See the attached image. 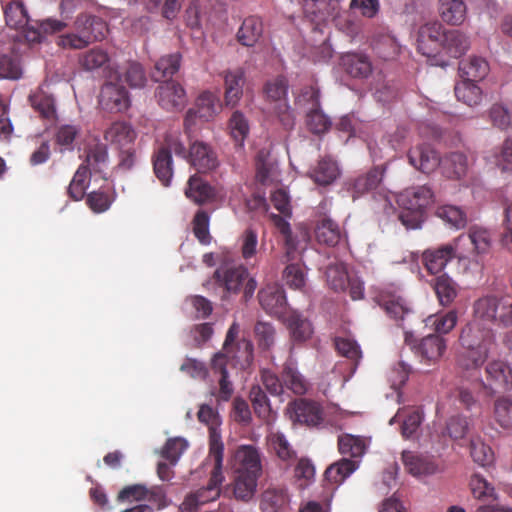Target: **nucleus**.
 I'll return each mask as SVG.
<instances>
[{
    "instance_id": "nucleus-1",
    "label": "nucleus",
    "mask_w": 512,
    "mask_h": 512,
    "mask_svg": "<svg viewBox=\"0 0 512 512\" xmlns=\"http://www.w3.org/2000/svg\"><path fill=\"white\" fill-rule=\"evenodd\" d=\"M3 12L6 25L21 31L30 44L40 43L44 35L60 32L66 27L65 22L51 18L42 21L38 27L34 26L22 0L10 1L3 7Z\"/></svg>"
},
{
    "instance_id": "nucleus-2",
    "label": "nucleus",
    "mask_w": 512,
    "mask_h": 512,
    "mask_svg": "<svg viewBox=\"0 0 512 512\" xmlns=\"http://www.w3.org/2000/svg\"><path fill=\"white\" fill-rule=\"evenodd\" d=\"M208 285H211L223 300L239 294L243 289V298L248 301L257 288L256 280L249 277V272L243 265L219 266L208 281Z\"/></svg>"
},
{
    "instance_id": "nucleus-3",
    "label": "nucleus",
    "mask_w": 512,
    "mask_h": 512,
    "mask_svg": "<svg viewBox=\"0 0 512 512\" xmlns=\"http://www.w3.org/2000/svg\"><path fill=\"white\" fill-rule=\"evenodd\" d=\"M434 202V193L427 185L405 189L397 197L402 209L398 218L407 229H418L425 220L426 209Z\"/></svg>"
},
{
    "instance_id": "nucleus-4",
    "label": "nucleus",
    "mask_w": 512,
    "mask_h": 512,
    "mask_svg": "<svg viewBox=\"0 0 512 512\" xmlns=\"http://www.w3.org/2000/svg\"><path fill=\"white\" fill-rule=\"evenodd\" d=\"M75 33H68L58 38L57 44L62 48L83 49L89 44L102 40L108 31L106 22L98 16L80 14L74 22Z\"/></svg>"
},
{
    "instance_id": "nucleus-5",
    "label": "nucleus",
    "mask_w": 512,
    "mask_h": 512,
    "mask_svg": "<svg viewBox=\"0 0 512 512\" xmlns=\"http://www.w3.org/2000/svg\"><path fill=\"white\" fill-rule=\"evenodd\" d=\"M98 103L102 110L110 113H118L127 110L131 101L129 93L122 84V74L119 69L109 68L105 83L102 85L98 97Z\"/></svg>"
},
{
    "instance_id": "nucleus-6",
    "label": "nucleus",
    "mask_w": 512,
    "mask_h": 512,
    "mask_svg": "<svg viewBox=\"0 0 512 512\" xmlns=\"http://www.w3.org/2000/svg\"><path fill=\"white\" fill-rule=\"evenodd\" d=\"M474 313L485 321L512 325V295L482 297L474 303Z\"/></svg>"
},
{
    "instance_id": "nucleus-7",
    "label": "nucleus",
    "mask_w": 512,
    "mask_h": 512,
    "mask_svg": "<svg viewBox=\"0 0 512 512\" xmlns=\"http://www.w3.org/2000/svg\"><path fill=\"white\" fill-rule=\"evenodd\" d=\"M223 458L221 445L217 440H214L211 445V452L207 456V460L213 463V469L210 473L208 484L195 492L198 502H200L201 505L215 501L221 494V485L225 480L223 474Z\"/></svg>"
},
{
    "instance_id": "nucleus-8",
    "label": "nucleus",
    "mask_w": 512,
    "mask_h": 512,
    "mask_svg": "<svg viewBox=\"0 0 512 512\" xmlns=\"http://www.w3.org/2000/svg\"><path fill=\"white\" fill-rule=\"evenodd\" d=\"M454 258L459 261L466 258L464 251L459 250L455 239L438 247L427 248L421 254V262L424 268L432 275L441 273Z\"/></svg>"
},
{
    "instance_id": "nucleus-9",
    "label": "nucleus",
    "mask_w": 512,
    "mask_h": 512,
    "mask_svg": "<svg viewBox=\"0 0 512 512\" xmlns=\"http://www.w3.org/2000/svg\"><path fill=\"white\" fill-rule=\"evenodd\" d=\"M446 31L438 21L421 25L416 39L418 52L428 58L435 57L442 47V39Z\"/></svg>"
},
{
    "instance_id": "nucleus-10",
    "label": "nucleus",
    "mask_w": 512,
    "mask_h": 512,
    "mask_svg": "<svg viewBox=\"0 0 512 512\" xmlns=\"http://www.w3.org/2000/svg\"><path fill=\"white\" fill-rule=\"evenodd\" d=\"M231 467L234 473L260 477L262 474L261 455L253 445H240L232 456Z\"/></svg>"
},
{
    "instance_id": "nucleus-11",
    "label": "nucleus",
    "mask_w": 512,
    "mask_h": 512,
    "mask_svg": "<svg viewBox=\"0 0 512 512\" xmlns=\"http://www.w3.org/2000/svg\"><path fill=\"white\" fill-rule=\"evenodd\" d=\"M158 104L167 111H180L186 103L187 97L184 88L175 81H164L155 93Z\"/></svg>"
},
{
    "instance_id": "nucleus-12",
    "label": "nucleus",
    "mask_w": 512,
    "mask_h": 512,
    "mask_svg": "<svg viewBox=\"0 0 512 512\" xmlns=\"http://www.w3.org/2000/svg\"><path fill=\"white\" fill-rule=\"evenodd\" d=\"M460 343L463 348L480 352H488L494 342V334L491 329L481 328L478 324H470L462 329Z\"/></svg>"
},
{
    "instance_id": "nucleus-13",
    "label": "nucleus",
    "mask_w": 512,
    "mask_h": 512,
    "mask_svg": "<svg viewBox=\"0 0 512 512\" xmlns=\"http://www.w3.org/2000/svg\"><path fill=\"white\" fill-rule=\"evenodd\" d=\"M258 300L262 309L273 316L283 317L287 310L284 289L278 284H268L258 292Z\"/></svg>"
},
{
    "instance_id": "nucleus-14",
    "label": "nucleus",
    "mask_w": 512,
    "mask_h": 512,
    "mask_svg": "<svg viewBox=\"0 0 512 512\" xmlns=\"http://www.w3.org/2000/svg\"><path fill=\"white\" fill-rule=\"evenodd\" d=\"M288 412L293 421L307 426H317L323 421L321 407L316 402L307 399L301 398L291 402Z\"/></svg>"
},
{
    "instance_id": "nucleus-15",
    "label": "nucleus",
    "mask_w": 512,
    "mask_h": 512,
    "mask_svg": "<svg viewBox=\"0 0 512 512\" xmlns=\"http://www.w3.org/2000/svg\"><path fill=\"white\" fill-rule=\"evenodd\" d=\"M235 354H214L211 362L212 370L220 375L219 379V398L228 401L233 392V384L229 380V369L234 367Z\"/></svg>"
},
{
    "instance_id": "nucleus-16",
    "label": "nucleus",
    "mask_w": 512,
    "mask_h": 512,
    "mask_svg": "<svg viewBox=\"0 0 512 512\" xmlns=\"http://www.w3.org/2000/svg\"><path fill=\"white\" fill-rule=\"evenodd\" d=\"M199 173H206L218 166V160L212 148L202 142L194 141L190 144L188 155L185 158Z\"/></svg>"
},
{
    "instance_id": "nucleus-17",
    "label": "nucleus",
    "mask_w": 512,
    "mask_h": 512,
    "mask_svg": "<svg viewBox=\"0 0 512 512\" xmlns=\"http://www.w3.org/2000/svg\"><path fill=\"white\" fill-rule=\"evenodd\" d=\"M409 163L417 170L429 174L441 166L438 153L427 144L413 147L408 152Z\"/></svg>"
},
{
    "instance_id": "nucleus-18",
    "label": "nucleus",
    "mask_w": 512,
    "mask_h": 512,
    "mask_svg": "<svg viewBox=\"0 0 512 512\" xmlns=\"http://www.w3.org/2000/svg\"><path fill=\"white\" fill-rule=\"evenodd\" d=\"M402 460L405 469L413 476H430L440 471L439 465L433 457L417 454L412 451H404Z\"/></svg>"
},
{
    "instance_id": "nucleus-19",
    "label": "nucleus",
    "mask_w": 512,
    "mask_h": 512,
    "mask_svg": "<svg viewBox=\"0 0 512 512\" xmlns=\"http://www.w3.org/2000/svg\"><path fill=\"white\" fill-rule=\"evenodd\" d=\"M315 237L319 244L335 247L345 239V231L329 216H322L315 225Z\"/></svg>"
},
{
    "instance_id": "nucleus-20",
    "label": "nucleus",
    "mask_w": 512,
    "mask_h": 512,
    "mask_svg": "<svg viewBox=\"0 0 512 512\" xmlns=\"http://www.w3.org/2000/svg\"><path fill=\"white\" fill-rule=\"evenodd\" d=\"M384 173L385 168L383 166H376L367 173L351 180L348 189L352 194V198L355 200L366 193L376 190L383 180Z\"/></svg>"
},
{
    "instance_id": "nucleus-21",
    "label": "nucleus",
    "mask_w": 512,
    "mask_h": 512,
    "mask_svg": "<svg viewBox=\"0 0 512 512\" xmlns=\"http://www.w3.org/2000/svg\"><path fill=\"white\" fill-rule=\"evenodd\" d=\"M456 244L461 250L466 245H472V252L476 254L487 253L491 246V235L485 228L471 226L467 234H461L455 238Z\"/></svg>"
},
{
    "instance_id": "nucleus-22",
    "label": "nucleus",
    "mask_w": 512,
    "mask_h": 512,
    "mask_svg": "<svg viewBox=\"0 0 512 512\" xmlns=\"http://www.w3.org/2000/svg\"><path fill=\"white\" fill-rule=\"evenodd\" d=\"M151 162L157 179L163 186L168 187L174 174L172 154L157 145L153 150Z\"/></svg>"
},
{
    "instance_id": "nucleus-23",
    "label": "nucleus",
    "mask_w": 512,
    "mask_h": 512,
    "mask_svg": "<svg viewBox=\"0 0 512 512\" xmlns=\"http://www.w3.org/2000/svg\"><path fill=\"white\" fill-rule=\"evenodd\" d=\"M264 31L263 21L260 17L251 15L246 17L237 33V41L245 47H254L261 39Z\"/></svg>"
},
{
    "instance_id": "nucleus-24",
    "label": "nucleus",
    "mask_w": 512,
    "mask_h": 512,
    "mask_svg": "<svg viewBox=\"0 0 512 512\" xmlns=\"http://www.w3.org/2000/svg\"><path fill=\"white\" fill-rule=\"evenodd\" d=\"M438 12L448 25H462L467 17V5L464 0H438Z\"/></svg>"
},
{
    "instance_id": "nucleus-25",
    "label": "nucleus",
    "mask_w": 512,
    "mask_h": 512,
    "mask_svg": "<svg viewBox=\"0 0 512 512\" xmlns=\"http://www.w3.org/2000/svg\"><path fill=\"white\" fill-rule=\"evenodd\" d=\"M487 379L496 389L508 391L512 389V368L502 360L490 361L486 366Z\"/></svg>"
},
{
    "instance_id": "nucleus-26",
    "label": "nucleus",
    "mask_w": 512,
    "mask_h": 512,
    "mask_svg": "<svg viewBox=\"0 0 512 512\" xmlns=\"http://www.w3.org/2000/svg\"><path fill=\"white\" fill-rule=\"evenodd\" d=\"M185 195L198 205L205 204L215 198L214 188L198 174L190 176Z\"/></svg>"
},
{
    "instance_id": "nucleus-27",
    "label": "nucleus",
    "mask_w": 512,
    "mask_h": 512,
    "mask_svg": "<svg viewBox=\"0 0 512 512\" xmlns=\"http://www.w3.org/2000/svg\"><path fill=\"white\" fill-rule=\"evenodd\" d=\"M470 48L469 37L462 31L447 30L442 39L441 49L450 57L459 58Z\"/></svg>"
},
{
    "instance_id": "nucleus-28",
    "label": "nucleus",
    "mask_w": 512,
    "mask_h": 512,
    "mask_svg": "<svg viewBox=\"0 0 512 512\" xmlns=\"http://www.w3.org/2000/svg\"><path fill=\"white\" fill-rule=\"evenodd\" d=\"M345 72L353 78H367L372 73L370 59L360 53H347L341 57Z\"/></svg>"
},
{
    "instance_id": "nucleus-29",
    "label": "nucleus",
    "mask_w": 512,
    "mask_h": 512,
    "mask_svg": "<svg viewBox=\"0 0 512 512\" xmlns=\"http://www.w3.org/2000/svg\"><path fill=\"white\" fill-rule=\"evenodd\" d=\"M136 132L126 122H114L104 132V139L117 149L135 143Z\"/></svg>"
},
{
    "instance_id": "nucleus-30",
    "label": "nucleus",
    "mask_w": 512,
    "mask_h": 512,
    "mask_svg": "<svg viewBox=\"0 0 512 512\" xmlns=\"http://www.w3.org/2000/svg\"><path fill=\"white\" fill-rule=\"evenodd\" d=\"M244 71L240 68L227 71L224 75L225 103L227 106L237 105L243 95Z\"/></svg>"
},
{
    "instance_id": "nucleus-31",
    "label": "nucleus",
    "mask_w": 512,
    "mask_h": 512,
    "mask_svg": "<svg viewBox=\"0 0 512 512\" xmlns=\"http://www.w3.org/2000/svg\"><path fill=\"white\" fill-rule=\"evenodd\" d=\"M282 381L286 388L296 395H304L309 388L308 381L299 373L292 357H289L284 363Z\"/></svg>"
},
{
    "instance_id": "nucleus-32",
    "label": "nucleus",
    "mask_w": 512,
    "mask_h": 512,
    "mask_svg": "<svg viewBox=\"0 0 512 512\" xmlns=\"http://www.w3.org/2000/svg\"><path fill=\"white\" fill-rule=\"evenodd\" d=\"M443 175L450 179H461L466 176L469 168L467 156L460 152H452L441 159Z\"/></svg>"
},
{
    "instance_id": "nucleus-33",
    "label": "nucleus",
    "mask_w": 512,
    "mask_h": 512,
    "mask_svg": "<svg viewBox=\"0 0 512 512\" xmlns=\"http://www.w3.org/2000/svg\"><path fill=\"white\" fill-rule=\"evenodd\" d=\"M339 176L337 163L329 157L318 161L317 165L309 172V177L318 185L327 186L333 183Z\"/></svg>"
},
{
    "instance_id": "nucleus-34",
    "label": "nucleus",
    "mask_w": 512,
    "mask_h": 512,
    "mask_svg": "<svg viewBox=\"0 0 512 512\" xmlns=\"http://www.w3.org/2000/svg\"><path fill=\"white\" fill-rule=\"evenodd\" d=\"M197 418L199 422L204 423L209 428V451L211 452V445L214 440H217L221 445L222 457H224V443L222 441L221 433L219 430V419L218 414L207 404H203L200 406V409L197 413Z\"/></svg>"
},
{
    "instance_id": "nucleus-35",
    "label": "nucleus",
    "mask_w": 512,
    "mask_h": 512,
    "mask_svg": "<svg viewBox=\"0 0 512 512\" xmlns=\"http://www.w3.org/2000/svg\"><path fill=\"white\" fill-rule=\"evenodd\" d=\"M289 504L287 491L283 488H268L261 496L262 512H282Z\"/></svg>"
},
{
    "instance_id": "nucleus-36",
    "label": "nucleus",
    "mask_w": 512,
    "mask_h": 512,
    "mask_svg": "<svg viewBox=\"0 0 512 512\" xmlns=\"http://www.w3.org/2000/svg\"><path fill=\"white\" fill-rule=\"evenodd\" d=\"M287 326L291 333V338L295 343H303L309 340L313 334V328L306 318L298 312L291 311L286 318Z\"/></svg>"
},
{
    "instance_id": "nucleus-37",
    "label": "nucleus",
    "mask_w": 512,
    "mask_h": 512,
    "mask_svg": "<svg viewBox=\"0 0 512 512\" xmlns=\"http://www.w3.org/2000/svg\"><path fill=\"white\" fill-rule=\"evenodd\" d=\"M454 92L457 100L469 107L478 106L482 102V90L473 80L464 78L455 85Z\"/></svg>"
},
{
    "instance_id": "nucleus-38",
    "label": "nucleus",
    "mask_w": 512,
    "mask_h": 512,
    "mask_svg": "<svg viewBox=\"0 0 512 512\" xmlns=\"http://www.w3.org/2000/svg\"><path fill=\"white\" fill-rule=\"evenodd\" d=\"M29 102L40 117L51 121L56 119L55 100L52 95L38 89L29 96Z\"/></svg>"
},
{
    "instance_id": "nucleus-39",
    "label": "nucleus",
    "mask_w": 512,
    "mask_h": 512,
    "mask_svg": "<svg viewBox=\"0 0 512 512\" xmlns=\"http://www.w3.org/2000/svg\"><path fill=\"white\" fill-rule=\"evenodd\" d=\"M269 447L274 451L277 457L290 464L297 458L296 451L293 449L285 435L279 431L270 432L267 436Z\"/></svg>"
},
{
    "instance_id": "nucleus-40",
    "label": "nucleus",
    "mask_w": 512,
    "mask_h": 512,
    "mask_svg": "<svg viewBox=\"0 0 512 512\" xmlns=\"http://www.w3.org/2000/svg\"><path fill=\"white\" fill-rule=\"evenodd\" d=\"M259 477L248 474L234 473L232 493L237 500L249 501L256 492Z\"/></svg>"
},
{
    "instance_id": "nucleus-41",
    "label": "nucleus",
    "mask_w": 512,
    "mask_h": 512,
    "mask_svg": "<svg viewBox=\"0 0 512 512\" xmlns=\"http://www.w3.org/2000/svg\"><path fill=\"white\" fill-rule=\"evenodd\" d=\"M433 289L442 306L450 305L458 294V285L447 274H442L434 279Z\"/></svg>"
},
{
    "instance_id": "nucleus-42",
    "label": "nucleus",
    "mask_w": 512,
    "mask_h": 512,
    "mask_svg": "<svg viewBox=\"0 0 512 512\" xmlns=\"http://www.w3.org/2000/svg\"><path fill=\"white\" fill-rule=\"evenodd\" d=\"M489 64L482 58L472 56L468 60H463L459 65V72L461 77L473 81L481 80L489 73Z\"/></svg>"
},
{
    "instance_id": "nucleus-43",
    "label": "nucleus",
    "mask_w": 512,
    "mask_h": 512,
    "mask_svg": "<svg viewBox=\"0 0 512 512\" xmlns=\"http://www.w3.org/2000/svg\"><path fill=\"white\" fill-rule=\"evenodd\" d=\"M223 349L225 352H253V344L244 336L240 337V325L233 322L227 331Z\"/></svg>"
},
{
    "instance_id": "nucleus-44",
    "label": "nucleus",
    "mask_w": 512,
    "mask_h": 512,
    "mask_svg": "<svg viewBox=\"0 0 512 512\" xmlns=\"http://www.w3.org/2000/svg\"><path fill=\"white\" fill-rule=\"evenodd\" d=\"M90 176V169L85 164H81L67 188V194L72 200L79 201L83 199L88 188Z\"/></svg>"
},
{
    "instance_id": "nucleus-45",
    "label": "nucleus",
    "mask_w": 512,
    "mask_h": 512,
    "mask_svg": "<svg viewBox=\"0 0 512 512\" xmlns=\"http://www.w3.org/2000/svg\"><path fill=\"white\" fill-rule=\"evenodd\" d=\"M358 467L355 460L343 458L340 461L330 465L325 471V479L333 484L342 483Z\"/></svg>"
},
{
    "instance_id": "nucleus-46",
    "label": "nucleus",
    "mask_w": 512,
    "mask_h": 512,
    "mask_svg": "<svg viewBox=\"0 0 512 512\" xmlns=\"http://www.w3.org/2000/svg\"><path fill=\"white\" fill-rule=\"evenodd\" d=\"M326 282L336 292L346 291L350 275L344 263L336 262L326 268Z\"/></svg>"
},
{
    "instance_id": "nucleus-47",
    "label": "nucleus",
    "mask_w": 512,
    "mask_h": 512,
    "mask_svg": "<svg viewBox=\"0 0 512 512\" xmlns=\"http://www.w3.org/2000/svg\"><path fill=\"white\" fill-rule=\"evenodd\" d=\"M109 155L107 147L104 144H95L87 151L85 165L91 173H103L108 167Z\"/></svg>"
},
{
    "instance_id": "nucleus-48",
    "label": "nucleus",
    "mask_w": 512,
    "mask_h": 512,
    "mask_svg": "<svg viewBox=\"0 0 512 512\" xmlns=\"http://www.w3.org/2000/svg\"><path fill=\"white\" fill-rule=\"evenodd\" d=\"M198 118L204 121L211 120L221 109L217 97L211 92H203L199 95L195 104Z\"/></svg>"
},
{
    "instance_id": "nucleus-49",
    "label": "nucleus",
    "mask_w": 512,
    "mask_h": 512,
    "mask_svg": "<svg viewBox=\"0 0 512 512\" xmlns=\"http://www.w3.org/2000/svg\"><path fill=\"white\" fill-rule=\"evenodd\" d=\"M338 449L344 456L358 458L364 455L366 444L364 439L360 436L343 434L338 437Z\"/></svg>"
},
{
    "instance_id": "nucleus-50",
    "label": "nucleus",
    "mask_w": 512,
    "mask_h": 512,
    "mask_svg": "<svg viewBox=\"0 0 512 512\" xmlns=\"http://www.w3.org/2000/svg\"><path fill=\"white\" fill-rule=\"evenodd\" d=\"M184 0H145L146 11L155 13L161 10V15L167 20H173L181 10Z\"/></svg>"
},
{
    "instance_id": "nucleus-51",
    "label": "nucleus",
    "mask_w": 512,
    "mask_h": 512,
    "mask_svg": "<svg viewBox=\"0 0 512 512\" xmlns=\"http://www.w3.org/2000/svg\"><path fill=\"white\" fill-rule=\"evenodd\" d=\"M181 55L173 53L161 57L155 64V70L152 77L155 81H160L162 78L173 76L180 68Z\"/></svg>"
},
{
    "instance_id": "nucleus-52",
    "label": "nucleus",
    "mask_w": 512,
    "mask_h": 512,
    "mask_svg": "<svg viewBox=\"0 0 512 512\" xmlns=\"http://www.w3.org/2000/svg\"><path fill=\"white\" fill-rule=\"evenodd\" d=\"M303 12L315 28L326 22L329 17L326 0H303Z\"/></svg>"
},
{
    "instance_id": "nucleus-53",
    "label": "nucleus",
    "mask_w": 512,
    "mask_h": 512,
    "mask_svg": "<svg viewBox=\"0 0 512 512\" xmlns=\"http://www.w3.org/2000/svg\"><path fill=\"white\" fill-rule=\"evenodd\" d=\"M119 72L122 74V80L124 79L130 88H143L147 83L145 70L136 61L128 62Z\"/></svg>"
},
{
    "instance_id": "nucleus-54",
    "label": "nucleus",
    "mask_w": 512,
    "mask_h": 512,
    "mask_svg": "<svg viewBox=\"0 0 512 512\" xmlns=\"http://www.w3.org/2000/svg\"><path fill=\"white\" fill-rule=\"evenodd\" d=\"M255 414L264 421L272 417V409L266 393L259 385L252 386L249 394Z\"/></svg>"
},
{
    "instance_id": "nucleus-55",
    "label": "nucleus",
    "mask_w": 512,
    "mask_h": 512,
    "mask_svg": "<svg viewBox=\"0 0 512 512\" xmlns=\"http://www.w3.org/2000/svg\"><path fill=\"white\" fill-rule=\"evenodd\" d=\"M426 326L434 328L435 334L449 333L457 323V313L454 310L443 315H430L425 319Z\"/></svg>"
},
{
    "instance_id": "nucleus-56",
    "label": "nucleus",
    "mask_w": 512,
    "mask_h": 512,
    "mask_svg": "<svg viewBox=\"0 0 512 512\" xmlns=\"http://www.w3.org/2000/svg\"><path fill=\"white\" fill-rule=\"evenodd\" d=\"M493 416L504 429H512V400L502 396L495 400Z\"/></svg>"
},
{
    "instance_id": "nucleus-57",
    "label": "nucleus",
    "mask_w": 512,
    "mask_h": 512,
    "mask_svg": "<svg viewBox=\"0 0 512 512\" xmlns=\"http://www.w3.org/2000/svg\"><path fill=\"white\" fill-rule=\"evenodd\" d=\"M436 216L456 229L463 228L467 223L465 212L453 205H443L437 208Z\"/></svg>"
},
{
    "instance_id": "nucleus-58",
    "label": "nucleus",
    "mask_w": 512,
    "mask_h": 512,
    "mask_svg": "<svg viewBox=\"0 0 512 512\" xmlns=\"http://www.w3.org/2000/svg\"><path fill=\"white\" fill-rule=\"evenodd\" d=\"M210 217L205 210H198L192 220V230L202 245H209L212 236L209 232Z\"/></svg>"
},
{
    "instance_id": "nucleus-59",
    "label": "nucleus",
    "mask_w": 512,
    "mask_h": 512,
    "mask_svg": "<svg viewBox=\"0 0 512 512\" xmlns=\"http://www.w3.org/2000/svg\"><path fill=\"white\" fill-rule=\"evenodd\" d=\"M158 146L166 149L171 154L174 152L177 157L183 159L188 155L182 133L178 130L166 132L163 141Z\"/></svg>"
},
{
    "instance_id": "nucleus-60",
    "label": "nucleus",
    "mask_w": 512,
    "mask_h": 512,
    "mask_svg": "<svg viewBox=\"0 0 512 512\" xmlns=\"http://www.w3.org/2000/svg\"><path fill=\"white\" fill-rule=\"evenodd\" d=\"M229 129L232 138L237 146H243L244 140L249 133V124L245 116L235 111L229 120Z\"/></svg>"
},
{
    "instance_id": "nucleus-61",
    "label": "nucleus",
    "mask_w": 512,
    "mask_h": 512,
    "mask_svg": "<svg viewBox=\"0 0 512 512\" xmlns=\"http://www.w3.org/2000/svg\"><path fill=\"white\" fill-rule=\"evenodd\" d=\"M255 339L262 350H270L276 340V331L271 323L258 321L254 327Z\"/></svg>"
},
{
    "instance_id": "nucleus-62",
    "label": "nucleus",
    "mask_w": 512,
    "mask_h": 512,
    "mask_svg": "<svg viewBox=\"0 0 512 512\" xmlns=\"http://www.w3.org/2000/svg\"><path fill=\"white\" fill-rule=\"evenodd\" d=\"M470 430V419L463 415L451 416L446 423V431L453 440H461Z\"/></svg>"
},
{
    "instance_id": "nucleus-63",
    "label": "nucleus",
    "mask_w": 512,
    "mask_h": 512,
    "mask_svg": "<svg viewBox=\"0 0 512 512\" xmlns=\"http://www.w3.org/2000/svg\"><path fill=\"white\" fill-rule=\"evenodd\" d=\"M306 124L313 134L325 133L331 126L329 118L320 108H309L306 116Z\"/></svg>"
},
{
    "instance_id": "nucleus-64",
    "label": "nucleus",
    "mask_w": 512,
    "mask_h": 512,
    "mask_svg": "<svg viewBox=\"0 0 512 512\" xmlns=\"http://www.w3.org/2000/svg\"><path fill=\"white\" fill-rule=\"evenodd\" d=\"M489 118L493 126L500 130H506L512 127V111L506 106L495 103L489 109Z\"/></svg>"
}]
</instances>
